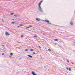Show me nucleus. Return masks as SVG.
<instances>
[{"mask_svg": "<svg viewBox=\"0 0 75 75\" xmlns=\"http://www.w3.org/2000/svg\"><path fill=\"white\" fill-rule=\"evenodd\" d=\"M20 26L21 27H23V25H21Z\"/></svg>", "mask_w": 75, "mask_h": 75, "instance_id": "obj_18", "label": "nucleus"}, {"mask_svg": "<svg viewBox=\"0 0 75 75\" xmlns=\"http://www.w3.org/2000/svg\"><path fill=\"white\" fill-rule=\"evenodd\" d=\"M25 51H28V49H26L25 50Z\"/></svg>", "mask_w": 75, "mask_h": 75, "instance_id": "obj_16", "label": "nucleus"}, {"mask_svg": "<svg viewBox=\"0 0 75 75\" xmlns=\"http://www.w3.org/2000/svg\"><path fill=\"white\" fill-rule=\"evenodd\" d=\"M5 34H6V36H8V35H10V34H9V33H8L7 31L6 32Z\"/></svg>", "mask_w": 75, "mask_h": 75, "instance_id": "obj_3", "label": "nucleus"}, {"mask_svg": "<svg viewBox=\"0 0 75 75\" xmlns=\"http://www.w3.org/2000/svg\"><path fill=\"white\" fill-rule=\"evenodd\" d=\"M13 20H14V19H13Z\"/></svg>", "mask_w": 75, "mask_h": 75, "instance_id": "obj_37", "label": "nucleus"}, {"mask_svg": "<svg viewBox=\"0 0 75 75\" xmlns=\"http://www.w3.org/2000/svg\"><path fill=\"white\" fill-rule=\"evenodd\" d=\"M33 54H35V52H33Z\"/></svg>", "mask_w": 75, "mask_h": 75, "instance_id": "obj_29", "label": "nucleus"}, {"mask_svg": "<svg viewBox=\"0 0 75 75\" xmlns=\"http://www.w3.org/2000/svg\"><path fill=\"white\" fill-rule=\"evenodd\" d=\"M44 68H46V67H45V66Z\"/></svg>", "mask_w": 75, "mask_h": 75, "instance_id": "obj_34", "label": "nucleus"}, {"mask_svg": "<svg viewBox=\"0 0 75 75\" xmlns=\"http://www.w3.org/2000/svg\"><path fill=\"white\" fill-rule=\"evenodd\" d=\"M3 47H4V45H3Z\"/></svg>", "mask_w": 75, "mask_h": 75, "instance_id": "obj_35", "label": "nucleus"}, {"mask_svg": "<svg viewBox=\"0 0 75 75\" xmlns=\"http://www.w3.org/2000/svg\"><path fill=\"white\" fill-rule=\"evenodd\" d=\"M36 20H37V21H40V19H38V18H36Z\"/></svg>", "mask_w": 75, "mask_h": 75, "instance_id": "obj_8", "label": "nucleus"}, {"mask_svg": "<svg viewBox=\"0 0 75 75\" xmlns=\"http://www.w3.org/2000/svg\"><path fill=\"white\" fill-rule=\"evenodd\" d=\"M4 55V53H3L2 54V55Z\"/></svg>", "mask_w": 75, "mask_h": 75, "instance_id": "obj_25", "label": "nucleus"}, {"mask_svg": "<svg viewBox=\"0 0 75 75\" xmlns=\"http://www.w3.org/2000/svg\"><path fill=\"white\" fill-rule=\"evenodd\" d=\"M3 21V22H4V21Z\"/></svg>", "mask_w": 75, "mask_h": 75, "instance_id": "obj_36", "label": "nucleus"}, {"mask_svg": "<svg viewBox=\"0 0 75 75\" xmlns=\"http://www.w3.org/2000/svg\"><path fill=\"white\" fill-rule=\"evenodd\" d=\"M59 40L58 39H54V41H59Z\"/></svg>", "mask_w": 75, "mask_h": 75, "instance_id": "obj_7", "label": "nucleus"}, {"mask_svg": "<svg viewBox=\"0 0 75 75\" xmlns=\"http://www.w3.org/2000/svg\"><path fill=\"white\" fill-rule=\"evenodd\" d=\"M26 28H27V29H28L29 28V27H26Z\"/></svg>", "mask_w": 75, "mask_h": 75, "instance_id": "obj_23", "label": "nucleus"}, {"mask_svg": "<svg viewBox=\"0 0 75 75\" xmlns=\"http://www.w3.org/2000/svg\"><path fill=\"white\" fill-rule=\"evenodd\" d=\"M48 50L49 51H51V50H50V49H48Z\"/></svg>", "mask_w": 75, "mask_h": 75, "instance_id": "obj_15", "label": "nucleus"}, {"mask_svg": "<svg viewBox=\"0 0 75 75\" xmlns=\"http://www.w3.org/2000/svg\"><path fill=\"white\" fill-rule=\"evenodd\" d=\"M17 16V15H14V16H15V17H16Z\"/></svg>", "mask_w": 75, "mask_h": 75, "instance_id": "obj_17", "label": "nucleus"}, {"mask_svg": "<svg viewBox=\"0 0 75 75\" xmlns=\"http://www.w3.org/2000/svg\"><path fill=\"white\" fill-rule=\"evenodd\" d=\"M70 25H73V22H70Z\"/></svg>", "mask_w": 75, "mask_h": 75, "instance_id": "obj_5", "label": "nucleus"}, {"mask_svg": "<svg viewBox=\"0 0 75 75\" xmlns=\"http://www.w3.org/2000/svg\"><path fill=\"white\" fill-rule=\"evenodd\" d=\"M10 55L11 56H13V53H10Z\"/></svg>", "mask_w": 75, "mask_h": 75, "instance_id": "obj_11", "label": "nucleus"}, {"mask_svg": "<svg viewBox=\"0 0 75 75\" xmlns=\"http://www.w3.org/2000/svg\"><path fill=\"white\" fill-rule=\"evenodd\" d=\"M11 15H13V14H14V13H11Z\"/></svg>", "mask_w": 75, "mask_h": 75, "instance_id": "obj_12", "label": "nucleus"}, {"mask_svg": "<svg viewBox=\"0 0 75 75\" xmlns=\"http://www.w3.org/2000/svg\"><path fill=\"white\" fill-rule=\"evenodd\" d=\"M42 2V1H40V3L41 4V3Z\"/></svg>", "mask_w": 75, "mask_h": 75, "instance_id": "obj_21", "label": "nucleus"}, {"mask_svg": "<svg viewBox=\"0 0 75 75\" xmlns=\"http://www.w3.org/2000/svg\"><path fill=\"white\" fill-rule=\"evenodd\" d=\"M28 57H30V58H33V56H32L31 55H28Z\"/></svg>", "mask_w": 75, "mask_h": 75, "instance_id": "obj_6", "label": "nucleus"}, {"mask_svg": "<svg viewBox=\"0 0 75 75\" xmlns=\"http://www.w3.org/2000/svg\"><path fill=\"white\" fill-rule=\"evenodd\" d=\"M45 21L48 24H51V23H50V22H49V21H48V20H45Z\"/></svg>", "mask_w": 75, "mask_h": 75, "instance_id": "obj_2", "label": "nucleus"}, {"mask_svg": "<svg viewBox=\"0 0 75 75\" xmlns=\"http://www.w3.org/2000/svg\"><path fill=\"white\" fill-rule=\"evenodd\" d=\"M17 27H18V28H19V27H20V26H18Z\"/></svg>", "mask_w": 75, "mask_h": 75, "instance_id": "obj_30", "label": "nucleus"}, {"mask_svg": "<svg viewBox=\"0 0 75 75\" xmlns=\"http://www.w3.org/2000/svg\"><path fill=\"white\" fill-rule=\"evenodd\" d=\"M67 62H68V63H69V60H67Z\"/></svg>", "mask_w": 75, "mask_h": 75, "instance_id": "obj_19", "label": "nucleus"}, {"mask_svg": "<svg viewBox=\"0 0 75 75\" xmlns=\"http://www.w3.org/2000/svg\"><path fill=\"white\" fill-rule=\"evenodd\" d=\"M32 26L31 25H29V27L30 28V27H32Z\"/></svg>", "mask_w": 75, "mask_h": 75, "instance_id": "obj_14", "label": "nucleus"}, {"mask_svg": "<svg viewBox=\"0 0 75 75\" xmlns=\"http://www.w3.org/2000/svg\"><path fill=\"white\" fill-rule=\"evenodd\" d=\"M74 42V43H75V42Z\"/></svg>", "mask_w": 75, "mask_h": 75, "instance_id": "obj_32", "label": "nucleus"}, {"mask_svg": "<svg viewBox=\"0 0 75 75\" xmlns=\"http://www.w3.org/2000/svg\"><path fill=\"white\" fill-rule=\"evenodd\" d=\"M69 71H71V69L70 68H69Z\"/></svg>", "mask_w": 75, "mask_h": 75, "instance_id": "obj_9", "label": "nucleus"}, {"mask_svg": "<svg viewBox=\"0 0 75 75\" xmlns=\"http://www.w3.org/2000/svg\"><path fill=\"white\" fill-rule=\"evenodd\" d=\"M54 45H57V43H54Z\"/></svg>", "mask_w": 75, "mask_h": 75, "instance_id": "obj_24", "label": "nucleus"}, {"mask_svg": "<svg viewBox=\"0 0 75 75\" xmlns=\"http://www.w3.org/2000/svg\"><path fill=\"white\" fill-rule=\"evenodd\" d=\"M12 24H15V22H12Z\"/></svg>", "mask_w": 75, "mask_h": 75, "instance_id": "obj_20", "label": "nucleus"}, {"mask_svg": "<svg viewBox=\"0 0 75 75\" xmlns=\"http://www.w3.org/2000/svg\"><path fill=\"white\" fill-rule=\"evenodd\" d=\"M41 3H39L38 4V6H39V8L38 9L40 11V12H41L42 13H43L44 12L43 11H42V8H41V7L40 6H41Z\"/></svg>", "mask_w": 75, "mask_h": 75, "instance_id": "obj_1", "label": "nucleus"}, {"mask_svg": "<svg viewBox=\"0 0 75 75\" xmlns=\"http://www.w3.org/2000/svg\"><path fill=\"white\" fill-rule=\"evenodd\" d=\"M66 69H67L68 70H69L68 68H67V67L66 68Z\"/></svg>", "mask_w": 75, "mask_h": 75, "instance_id": "obj_22", "label": "nucleus"}, {"mask_svg": "<svg viewBox=\"0 0 75 75\" xmlns=\"http://www.w3.org/2000/svg\"><path fill=\"white\" fill-rule=\"evenodd\" d=\"M21 59V58H19V59Z\"/></svg>", "mask_w": 75, "mask_h": 75, "instance_id": "obj_31", "label": "nucleus"}, {"mask_svg": "<svg viewBox=\"0 0 75 75\" xmlns=\"http://www.w3.org/2000/svg\"><path fill=\"white\" fill-rule=\"evenodd\" d=\"M32 74L33 75H37V74H35V73H34V71H32Z\"/></svg>", "mask_w": 75, "mask_h": 75, "instance_id": "obj_4", "label": "nucleus"}, {"mask_svg": "<svg viewBox=\"0 0 75 75\" xmlns=\"http://www.w3.org/2000/svg\"><path fill=\"white\" fill-rule=\"evenodd\" d=\"M43 35H45V34L44 33V34H43Z\"/></svg>", "mask_w": 75, "mask_h": 75, "instance_id": "obj_33", "label": "nucleus"}, {"mask_svg": "<svg viewBox=\"0 0 75 75\" xmlns=\"http://www.w3.org/2000/svg\"><path fill=\"white\" fill-rule=\"evenodd\" d=\"M39 47L40 48H41V47L40 46H39Z\"/></svg>", "mask_w": 75, "mask_h": 75, "instance_id": "obj_28", "label": "nucleus"}, {"mask_svg": "<svg viewBox=\"0 0 75 75\" xmlns=\"http://www.w3.org/2000/svg\"><path fill=\"white\" fill-rule=\"evenodd\" d=\"M71 63L72 64H74V63L73 62H72V63Z\"/></svg>", "mask_w": 75, "mask_h": 75, "instance_id": "obj_27", "label": "nucleus"}, {"mask_svg": "<svg viewBox=\"0 0 75 75\" xmlns=\"http://www.w3.org/2000/svg\"><path fill=\"white\" fill-rule=\"evenodd\" d=\"M33 37H34V38H35V37H37V36L36 35H35L33 36Z\"/></svg>", "mask_w": 75, "mask_h": 75, "instance_id": "obj_13", "label": "nucleus"}, {"mask_svg": "<svg viewBox=\"0 0 75 75\" xmlns=\"http://www.w3.org/2000/svg\"><path fill=\"white\" fill-rule=\"evenodd\" d=\"M18 43H20V44L21 43L20 42H17Z\"/></svg>", "mask_w": 75, "mask_h": 75, "instance_id": "obj_26", "label": "nucleus"}, {"mask_svg": "<svg viewBox=\"0 0 75 75\" xmlns=\"http://www.w3.org/2000/svg\"><path fill=\"white\" fill-rule=\"evenodd\" d=\"M30 51H34V50H33V49H31Z\"/></svg>", "mask_w": 75, "mask_h": 75, "instance_id": "obj_10", "label": "nucleus"}]
</instances>
